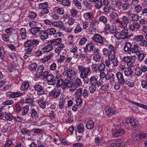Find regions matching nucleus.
Masks as SVG:
<instances>
[{"mask_svg":"<svg viewBox=\"0 0 147 147\" xmlns=\"http://www.w3.org/2000/svg\"><path fill=\"white\" fill-rule=\"evenodd\" d=\"M131 47L132 45L131 43L129 42H127L124 47V51L127 54H131L130 50Z\"/></svg>","mask_w":147,"mask_h":147,"instance_id":"16","label":"nucleus"},{"mask_svg":"<svg viewBox=\"0 0 147 147\" xmlns=\"http://www.w3.org/2000/svg\"><path fill=\"white\" fill-rule=\"evenodd\" d=\"M33 87L35 90L37 91L38 95L40 96L46 94L45 89L43 88L40 83L36 84Z\"/></svg>","mask_w":147,"mask_h":147,"instance_id":"7","label":"nucleus"},{"mask_svg":"<svg viewBox=\"0 0 147 147\" xmlns=\"http://www.w3.org/2000/svg\"><path fill=\"white\" fill-rule=\"evenodd\" d=\"M94 124V122L91 119H89L87 123L86 127L88 129H91L93 128Z\"/></svg>","mask_w":147,"mask_h":147,"instance_id":"29","label":"nucleus"},{"mask_svg":"<svg viewBox=\"0 0 147 147\" xmlns=\"http://www.w3.org/2000/svg\"><path fill=\"white\" fill-rule=\"evenodd\" d=\"M142 73L141 69L140 67H137L135 69V73L136 75L138 77L141 76Z\"/></svg>","mask_w":147,"mask_h":147,"instance_id":"44","label":"nucleus"},{"mask_svg":"<svg viewBox=\"0 0 147 147\" xmlns=\"http://www.w3.org/2000/svg\"><path fill=\"white\" fill-rule=\"evenodd\" d=\"M26 30L25 28H21L20 30V33L21 35V41L25 40L27 37L26 33Z\"/></svg>","mask_w":147,"mask_h":147,"instance_id":"15","label":"nucleus"},{"mask_svg":"<svg viewBox=\"0 0 147 147\" xmlns=\"http://www.w3.org/2000/svg\"><path fill=\"white\" fill-rule=\"evenodd\" d=\"M37 110V108H32L31 109L30 113L31 114V117L32 119H35L36 117H38V114Z\"/></svg>","mask_w":147,"mask_h":147,"instance_id":"18","label":"nucleus"},{"mask_svg":"<svg viewBox=\"0 0 147 147\" xmlns=\"http://www.w3.org/2000/svg\"><path fill=\"white\" fill-rule=\"evenodd\" d=\"M94 44L92 43H90L87 44L86 48L87 51L90 52L94 48Z\"/></svg>","mask_w":147,"mask_h":147,"instance_id":"39","label":"nucleus"},{"mask_svg":"<svg viewBox=\"0 0 147 147\" xmlns=\"http://www.w3.org/2000/svg\"><path fill=\"white\" fill-rule=\"evenodd\" d=\"M38 103L40 107L42 109H45L46 107V104L45 101L44 100V99L40 98L38 101Z\"/></svg>","mask_w":147,"mask_h":147,"instance_id":"30","label":"nucleus"},{"mask_svg":"<svg viewBox=\"0 0 147 147\" xmlns=\"http://www.w3.org/2000/svg\"><path fill=\"white\" fill-rule=\"evenodd\" d=\"M131 20L133 21H137L139 19V17L138 15L136 14H131Z\"/></svg>","mask_w":147,"mask_h":147,"instance_id":"61","label":"nucleus"},{"mask_svg":"<svg viewBox=\"0 0 147 147\" xmlns=\"http://www.w3.org/2000/svg\"><path fill=\"white\" fill-rule=\"evenodd\" d=\"M78 131L80 133H83L84 132V127L82 123L80 124L78 126Z\"/></svg>","mask_w":147,"mask_h":147,"instance_id":"49","label":"nucleus"},{"mask_svg":"<svg viewBox=\"0 0 147 147\" xmlns=\"http://www.w3.org/2000/svg\"><path fill=\"white\" fill-rule=\"evenodd\" d=\"M78 69L80 72V77L88 75L89 73L90 72L91 69L90 67H86L83 65H78Z\"/></svg>","mask_w":147,"mask_h":147,"instance_id":"4","label":"nucleus"},{"mask_svg":"<svg viewBox=\"0 0 147 147\" xmlns=\"http://www.w3.org/2000/svg\"><path fill=\"white\" fill-rule=\"evenodd\" d=\"M11 129V126L9 124H7L3 125L1 128V130L3 132H8Z\"/></svg>","mask_w":147,"mask_h":147,"instance_id":"26","label":"nucleus"},{"mask_svg":"<svg viewBox=\"0 0 147 147\" xmlns=\"http://www.w3.org/2000/svg\"><path fill=\"white\" fill-rule=\"evenodd\" d=\"M53 11L59 14L62 15L64 14V10L63 7H55L53 9Z\"/></svg>","mask_w":147,"mask_h":147,"instance_id":"24","label":"nucleus"},{"mask_svg":"<svg viewBox=\"0 0 147 147\" xmlns=\"http://www.w3.org/2000/svg\"><path fill=\"white\" fill-rule=\"evenodd\" d=\"M73 84L74 83L71 80L66 78L64 80V84L62 85V88L65 89L67 87L69 88V87L72 86Z\"/></svg>","mask_w":147,"mask_h":147,"instance_id":"9","label":"nucleus"},{"mask_svg":"<svg viewBox=\"0 0 147 147\" xmlns=\"http://www.w3.org/2000/svg\"><path fill=\"white\" fill-rule=\"evenodd\" d=\"M105 111L108 117H111L113 115H116L117 113V111L114 110L113 108L108 106L105 107Z\"/></svg>","mask_w":147,"mask_h":147,"instance_id":"8","label":"nucleus"},{"mask_svg":"<svg viewBox=\"0 0 147 147\" xmlns=\"http://www.w3.org/2000/svg\"><path fill=\"white\" fill-rule=\"evenodd\" d=\"M54 78V76L53 74H49L48 75L46 79L48 81L49 84L54 85L55 84L56 80Z\"/></svg>","mask_w":147,"mask_h":147,"instance_id":"13","label":"nucleus"},{"mask_svg":"<svg viewBox=\"0 0 147 147\" xmlns=\"http://www.w3.org/2000/svg\"><path fill=\"white\" fill-rule=\"evenodd\" d=\"M13 115L10 113H5V118L6 120L11 121L14 118Z\"/></svg>","mask_w":147,"mask_h":147,"instance_id":"43","label":"nucleus"},{"mask_svg":"<svg viewBox=\"0 0 147 147\" xmlns=\"http://www.w3.org/2000/svg\"><path fill=\"white\" fill-rule=\"evenodd\" d=\"M138 61L141 62L144 59L145 55V54L143 53H142L141 54L138 55Z\"/></svg>","mask_w":147,"mask_h":147,"instance_id":"63","label":"nucleus"},{"mask_svg":"<svg viewBox=\"0 0 147 147\" xmlns=\"http://www.w3.org/2000/svg\"><path fill=\"white\" fill-rule=\"evenodd\" d=\"M121 4V3L119 1H117L115 3L112 4L111 6V9L113 11H116L118 8L119 7Z\"/></svg>","mask_w":147,"mask_h":147,"instance_id":"33","label":"nucleus"},{"mask_svg":"<svg viewBox=\"0 0 147 147\" xmlns=\"http://www.w3.org/2000/svg\"><path fill=\"white\" fill-rule=\"evenodd\" d=\"M129 122L131 126L135 127L138 124V122L134 117H131L130 118Z\"/></svg>","mask_w":147,"mask_h":147,"instance_id":"34","label":"nucleus"},{"mask_svg":"<svg viewBox=\"0 0 147 147\" xmlns=\"http://www.w3.org/2000/svg\"><path fill=\"white\" fill-rule=\"evenodd\" d=\"M89 93L88 90L86 89H84L83 91L82 94V96L83 98L86 99L88 97Z\"/></svg>","mask_w":147,"mask_h":147,"instance_id":"42","label":"nucleus"},{"mask_svg":"<svg viewBox=\"0 0 147 147\" xmlns=\"http://www.w3.org/2000/svg\"><path fill=\"white\" fill-rule=\"evenodd\" d=\"M96 2L95 7L97 9H100L102 5V2L101 0H97Z\"/></svg>","mask_w":147,"mask_h":147,"instance_id":"48","label":"nucleus"},{"mask_svg":"<svg viewBox=\"0 0 147 147\" xmlns=\"http://www.w3.org/2000/svg\"><path fill=\"white\" fill-rule=\"evenodd\" d=\"M40 27H34L30 29L29 30L33 35H36L37 34H39V32L40 30Z\"/></svg>","mask_w":147,"mask_h":147,"instance_id":"28","label":"nucleus"},{"mask_svg":"<svg viewBox=\"0 0 147 147\" xmlns=\"http://www.w3.org/2000/svg\"><path fill=\"white\" fill-rule=\"evenodd\" d=\"M29 86L28 82H24L21 85L20 89L23 91H25L27 90Z\"/></svg>","mask_w":147,"mask_h":147,"instance_id":"35","label":"nucleus"},{"mask_svg":"<svg viewBox=\"0 0 147 147\" xmlns=\"http://www.w3.org/2000/svg\"><path fill=\"white\" fill-rule=\"evenodd\" d=\"M92 39L95 42L98 43L100 45H103L104 44V38L98 34H94Z\"/></svg>","mask_w":147,"mask_h":147,"instance_id":"6","label":"nucleus"},{"mask_svg":"<svg viewBox=\"0 0 147 147\" xmlns=\"http://www.w3.org/2000/svg\"><path fill=\"white\" fill-rule=\"evenodd\" d=\"M66 103L65 100L62 98H60L59 105V108L60 109H63L66 107Z\"/></svg>","mask_w":147,"mask_h":147,"instance_id":"19","label":"nucleus"},{"mask_svg":"<svg viewBox=\"0 0 147 147\" xmlns=\"http://www.w3.org/2000/svg\"><path fill=\"white\" fill-rule=\"evenodd\" d=\"M41 11L39 13V16L42 18H43L45 16V14L48 13L49 12V9L47 8L42 9Z\"/></svg>","mask_w":147,"mask_h":147,"instance_id":"38","label":"nucleus"},{"mask_svg":"<svg viewBox=\"0 0 147 147\" xmlns=\"http://www.w3.org/2000/svg\"><path fill=\"white\" fill-rule=\"evenodd\" d=\"M11 94L8 95L9 98H12L18 97L22 95L21 93L18 92H11Z\"/></svg>","mask_w":147,"mask_h":147,"instance_id":"23","label":"nucleus"},{"mask_svg":"<svg viewBox=\"0 0 147 147\" xmlns=\"http://www.w3.org/2000/svg\"><path fill=\"white\" fill-rule=\"evenodd\" d=\"M116 77L118 82L125 84V80L124 78L123 74L121 72H117L116 74Z\"/></svg>","mask_w":147,"mask_h":147,"instance_id":"11","label":"nucleus"},{"mask_svg":"<svg viewBox=\"0 0 147 147\" xmlns=\"http://www.w3.org/2000/svg\"><path fill=\"white\" fill-rule=\"evenodd\" d=\"M99 20L104 24L107 23L108 21L107 18L103 16H100L99 18Z\"/></svg>","mask_w":147,"mask_h":147,"instance_id":"51","label":"nucleus"},{"mask_svg":"<svg viewBox=\"0 0 147 147\" xmlns=\"http://www.w3.org/2000/svg\"><path fill=\"white\" fill-rule=\"evenodd\" d=\"M29 110V107L28 106H24L22 112V115L24 116L26 115L28 113Z\"/></svg>","mask_w":147,"mask_h":147,"instance_id":"45","label":"nucleus"},{"mask_svg":"<svg viewBox=\"0 0 147 147\" xmlns=\"http://www.w3.org/2000/svg\"><path fill=\"white\" fill-rule=\"evenodd\" d=\"M75 74V71L73 69H67V76L69 79L74 77Z\"/></svg>","mask_w":147,"mask_h":147,"instance_id":"22","label":"nucleus"},{"mask_svg":"<svg viewBox=\"0 0 147 147\" xmlns=\"http://www.w3.org/2000/svg\"><path fill=\"white\" fill-rule=\"evenodd\" d=\"M53 57V55L52 54H51L42 59V61L43 63H45L51 59Z\"/></svg>","mask_w":147,"mask_h":147,"instance_id":"58","label":"nucleus"},{"mask_svg":"<svg viewBox=\"0 0 147 147\" xmlns=\"http://www.w3.org/2000/svg\"><path fill=\"white\" fill-rule=\"evenodd\" d=\"M107 144L110 145L108 147H122L125 144L124 142L121 140L115 141L114 140H110L107 142Z\"/></svg>","mask_w":147,"mask_h":147,"instance_id":"3","label":"nucleus"},{"mask_svg":"<svg viewBox=\"0 0 147 147\" xmlns=\"http://www.w3.org/2000/svg\"><path fill=\"white\" fill-rule=\"evenodd\" d=\"M38 35L41 40L43 41L48 38V35L46 30H40Z\"/></svg>","mask_w":147,"mask_h":147,"instance_id":"12","label":"nucleus"},{"mask_svg":"<svg viewBox=\"0 0 147 147\" xmlns=\"http://www.w3.org/2000/svg\"><path fill=\"white\" fill-rule=\"evenodd\" d=\"M39 43V41L35 39H31L24 42V46L25 47H32L33 48L36 47Z\"/></svg>","mask_w":147,"mask_h":147,"instance_id":"5","label":"nucleus"},{"mask_svg":"<svg viewBox=\"0 0 147 147\" xmlns=\"http://www.w3.org/2000/svg\"><path fill=\"white\" fill-rule=\"evenodd\" d=\"M87 40V38L86 37L84 36L80 39L79 44L80 45H84Z\"/></svg>","mask_w":147,"mask_h":147,"instance_id":"60","label":"nucleus"},{"mask_svg":"<svg viewBox=\"0 0 147 147\" xmlns=\"http://www.w3.org/2000/svg\"><path fill=\"white\" fill-rule=\"evenodd\" d=\"M13 103V101L10 100L3 102H2V105L5 106L9 105H12Z\"/></svg>","mask_w":147,"mask_h":147,"instance_id":"59","label":"nucleus"},{"mask_svg":"<svg viewBox=\"0 0 147 147\" xmlns=\"http://www.w3.org/2000/svg\"><path fill=\"white\" fill-rule=\"evenodd\" d=\"M49 6L48 3L47 2H45L39 4V7L40 9H43L47 8Z\"/></svg>","mask_w":147,"mask_h":147,"instance_id":"57","label":"nucleus"},{"mask_svg":"<svg viewBox=\"0 0 147 147\" xmlns=\"http://www.w3.org/2000/svg\"><path fill=\"white\" fill-rule=\"evenodd\" d=\"M111 63H112L114 67H116L118 64V61L117 58L115 57L114 58L110 59Z\"/></svg>","mask_w":147,"mask_h":147,"instance_id":"62","label":"nucleus"},{"mask_svg":"<svg viewBox=\"0 0 147 147\" xmlns=\"http://www.w3.org/2000/svg\"><path fill=\"white\" fill-rule=\"evenodd\" d=\"M46 30L48 36L54 35L57 31L56 29L53 28H48Z\"/></svg>","mask_w":147,"mask_h":147,"instance_id":"31","label":"nucleus"},{"mask_svg":"<svg viewBox=\"0 0 147 147\" xmlns=\"http://www.w3.org/2000/svg\"><path fill=\"white\" fill-rule=\"evenodd\" d=\"M100 77L101 79H105L106 80L110 79L111 77L109 75L107 74H106L104 72H101L100 74Z\"/></svg>","mask_w":147,"mask_h":147,"instance_id":"32","label":"nucleus"},{"mask_svg":"<svg viewBox=\"0 0 147 147\" xmlns=\"http://www.w3.org/2000/svg\"><path fill=\"white\" fill-rule=\"evenodd\" d=\"M124 73L125 75L127 76H131L133 73L132 69L130 68H127L125 69Z\"/></svg>","mask_w":147,"mask_h":147,"instance_id":"36","label":"nucleus"},{"mask_svg":"<svg viewBox=\"0 0 147 147\" xmlns=\"http://www.w3.org/2000/svg\"><path fill=\"white\" fill-rule=\"evenodd\" d=\"M98 80L96 76H91L89 79V83L90 84L95 85L96 83Z\"/></svg>","mask_w":147,"mask_h":147,"instance_id":"37","label":"nucleus"},{"mask_svg":"<svg viewBox=\"0 0 147 147\" xmlns=\"http://www.w3.org/2000/svg\"><path fill=\"white\" fill-rule=\"evenodd\" d=\"M139 47L138 45L136 44L134 45L133 47H131V49L130 50V51L131 53H134L136 51H137V49H139Z\"/></svg>","mask_w":147,"mask_h":147,"instance_id":"56","label":"nucleus"},{"mask_svg":"<svg viewBox=\"0 0 147 147\" xmlns=\"http://www.w3.org/2000/svg\"><path fill=\"white\" fill-rule=\"evenodd\" d=\"M144 38L143 35H139L135 36L133 40L136 42H140L144 39Z\"/></svg>","mask_w":147,"mask_h":147,"instance_id":"41","label":"nucleus"},{"mask_svg":"<svg viewBox=\"0 0 147 147\" xmlns=\"http://www.w3.org/2000/svg\"><path fill=\"white\" fill-rule=\"evenodd\" d=\"M61 94V91L59 90L54 89L51 91L49 94V95L56 98L59 96Z\"/></svg>","mask_w":147,"mask_h":147,"instance_id":"14","label":"nucleus"},{"mask_svg":"<svg viewBox=\"0 0 147 147\" xmlns=\"http://www.w3.org/2000/svg\"><path fill=\"white\" fill-rule=\"evenodd\" d=\"M125 131L123 129H119L115 131L113 133V135L115 137H117L119 136L124 134L125 133Z\"/></svg>","mask_w":147,"mask_h":147,"instance_id":"20","label":"nucleus"},{"mask_svg":"<svg viewBox=\"0 0 147 147\" xmlns=\"http://www.w3.org/2000/svg\"><path fill=\"white\" fill-rule=\"evenodd\" d=\"M83 17L86 20H92L93 18V15L92 12H88L84 13Z\"/></svg>","mask_w":147,"mask_h":147,"instance_id":"27","label":"nucleus"},{"mask_svg":"<svg viewBox=\"0 0 147 147\" xmlns=\"http://www.w3.org/2000/svg\"><path fill=\"white\" fill-rule=\"evenodd\" d=\"M83 31L81 27L80 24H78L74 30V32L75 34L81 32Z\"/></svg>","mask_w":147,"mask_h":147,"instance_id":"40","label":"nucleus"},{"mask_svg":"<svg viewBox=\"0 0 147 147\" xmlns=\"http://www.w3.org/2000/svg\"><path fill=\"white\" fill-rule=\"evenodd\" d=\"M140 134H138L136 133H133L132 134V138L134 142L138 140L140 138Z\"/></svg>","mask_w":147,"mask_h":147,"instance_id":"47","label":"nucleus"},{"mask_svg":"<svg viewBox=\"0 0 147 147\" xmlns=\"http://www.w3.org/2000/svg\"><path fill=\"white\" fill-rule=\"evenodd\" d=\"M98 22L96 20H94L92 21L90 24V28L92 32L95 31L96 30L97 27L96 24Z\"/></svg>","mask_w":147,"mask_h":147,"instance_id":"25","label":"nucleus"},{"mask_svg":"<svg viewBox=\"0 0 147 147\" xmlns=\"http://www.w3.org/2000/svg\"><path fill=\"white\" fill-rule=\"evenodd\" d=\"M108 49L104 48L103 49L102 52L105 56H108V58L110 59L115 57L116 49L115 47L111 45H110L108 47Z\"/></svg>","mask_w":147,"mask_h":147,"instance_id":"2","label":"nucleus"},{"mask_svg":"<svg viewBox=\"0 0 147 147\" xmlns=\"http://www.w3.org/2000/svg\"><path fill=\"white\" fill-rule=\"evenodd\" d=\"M5 54V51L2 47H0V57L2 59H4Z\"/></svg>","mask_w":147,"mask_h":147,"instance_id":"54","label":"nucleus"},{"mask_svg":"<svg viewBox=\"0 0 147 147\" xmlns=\"http://www.w3.org/2000/svg\"><path fill=\"white\" fill-rule=\"evenodd\" d=\"M141 27V25L139 23L137 22H133L132 24H131L128 26L129 29V30L134 31L135 30H137L139 29Z\"/></svg>","mask_w":147,"mask_h":147,"instance_id":"10","label":"nucleus"},{"mask_svg":"<svg viewBox=\"0 0 147 147\" xmlns=\"http://www.w3.org/2000/svg\"><path fill=\"white\" fill-rule=\"evenodd\" d=\"M132 59L133 58L132 56L125 57H123V61L125 63H127H127L129 62L130 61H132Z\"/></svg>","mask_w":147,"mask_h":147,"instance_id":"53","label":"nucleus"},{"mask_svg":"<svg viewBox=\"0 0 147 147\" xmlns=\"http://www.w3.org/2000/svg\"><path fill=\"white\" fill-rule=\"evenodd\" d=\"M73 2L74 4L78 9H82V5L80 3L78 0H73Z\"/></svg>","mask_w":147,"mask_h":147,"instance_id":"50","label":"nucleus"},{"mask_svg":"<svg viewBox=\"0 0 147 147\" xmlns=\"http://www.w3.org/2000/svg\"><path fill=\"white\" fill-rule=\"evenodd\" d=\"M62 39L61 38H57L49 41V43L52 45H53L55 46L59 45Z\"/></svg>","mask_w":147,"mask_h":147,"instance_id":"21","label":"nucleus"},{"mask_svg":"<svg viewBox=\"0 0 147 147\" xmlns=\"http://www.w3.org/2000/svg\"><path fill=\"white\" fill-rule=\"evenodd\" d=\"M109 15V16L112 20H115V19L117 18L118 16V13L115 12H112ZM114 22H115V21H114Z\"/></svg>","mask_w":147,"mask_h":147,"instance_id":"46","label":"nucleus"},{"mask_svg":"<svg viewBox=\"0 0 147 147\" xmlns=\"http://www.w3.org/2000/svg\"><path fill=\"white\" fill-rule=\"evenodd\" d=\"M115 33L114 34L115 36L116 37L117 40H119L121 39H122L123 36L120 32H117Z\"/></svg>","mask_w":147,"mask_h":147,"instance_id":"64","label":"nucleus"},{"mask_svg":"<svg viewBox=\"0 0 147 147\" xmlns=\"http://www.w3.org/2000/svg\"><path fill=\"white\" fill-rule=\"evenodd\" d=\"M129 22V19L126 16H123L122 18V20L119 19H116L115 20V22L118 24V26L123 28L121 31V33L123 37L122 40L129 39L131 36V34L128 35L129 31L127 28V26Z\"/></svg>","mask_w":147,"mask_h":147,"instance_id":"1","label":"nucleus"},{"mask_svg":"<svg viewBox=\"0 0 147 147\" xmlns=\"http://www.w3.org/2000/svg\"><path fill=\"white\" fill-rule=\"evenodd\" d=\"M37 67V65L36 63L31 64L28 66V69L31 71H33L36 70Z\"/></svg>","mask_w":147,"mask_h":147,"instance_id":"52","label":"nucleus"},{"mask_svg":"<svg viewBox=\"0 0 147 147\" xmlns=\"http://www.w3.org/2000/svg\"><path fill=\"white\" fill-rule=\"evenodd\" d=\"M48 45L42 48V50L44 52H49L53 49V46L49 43V41L47 43Z\"/></svg>","mask_w":147,"mask_h":147,"instance_id":"17","label":"nucleus"},{"mask_svg":"<svg viewBox=\"0 0 147 147\" xmlns=\"http://www.w3.org/2000/svg\"><path fill=\"white\" fill-rule=\"evenodd\" d=\"M69 12L71 16L73 17L76 16L78 13V11L74 7L70 9Z\"/></svg>","mask_w":147,"mask_h":147,"instance_id":"55","label":"nucleus"}]
</instances>
